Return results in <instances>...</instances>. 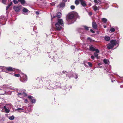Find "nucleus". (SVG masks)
<instances>
[{"label": "nucleus", "instance_id": "nucleus-35", "mask_svg": "<svg viewBox=\"0 0 123 123\" xmlns=\"http://www.w3.org/2000/svg\"><path fill=\"white\" fill-rule=\"evenodd\" d=\"M14 75L16 77H18L20 76V75L18 74H15Z\"/></svg>", "mask_w": 123, "mask_h": 123}, {"label": "nucleus", "instance_id": "nucleus-47", "mask_svg": "<svg viewBox=\"0 0 123 123\" xmlns=\"http://www.w3.org/2000/svg\"><path fill=\"white\" fill-rule=\"evenodd\" d=\"M55 17H56L55 16H54L53 17H52L51 20H52V19L55 18Z\"/></svg>", "mask_w": 123, "mask_h": 123}, {"label": "nucleus", "instance_id": "nucleus-13", "mask_svg": "<svg viewBox=\"0 0 123 123\" xmlns=\"http://www.w3.org/2000/svg\"><path fill=\"white\" fill-rule=\"evenodd\" d=\"M6 69L7 70L9 71H12L14 70V68L10 67H6Z\"/></svg>", "mask_w": 123, "mask_h": 123}, {"label": "nucleus", "instance_id": "nucleus-37", "mask_svg": "<svg viewBox=\"0 0 123 123\" xmlns=\"http://www.w3.org/2000/svg\"><path fill=\"white\" fill-rule=\"evenodd\" d=\"M4 18V17L3 16H1L0 17V19H3Z\"/></svg>", "mask_w": 123, "mask_h": 123}, {"label": "nucleus", "instance_id": "nucleus-20", "mask_svg": "<svg viewBox=\"0 0 123 123\" xmlns=\"http://www.w3.org/2000/svg\"><path fill=\"white\" fill-rule=\"evenodd\" d=\"M65 4L64 3L62 2L60 3L59 4V6L60 7H63L65 6Z\"/></svg>", "mask_w": 123, "mask_h": 123}, {"label": "nucleus", "instance_id": "nucleus-1", "mask_svg": "<svg viewBox=\"0 0 123 123\" xmlns=\"http://www.w3.org/2000/svg\"><path fill=\"white\" fill-rule=\"evenodd\" d=\"M55 25L56 29L58 30H60L62 28L61 26H63V21L62 19H58L57 22L55 24Z\"/></svg>", "mask_w": 123, "mask_h": 123}, {"label": "nucleus", "instance_id": "nucleus-25", "mask_svg": "<svg viewBox=\"0 0 123 123\" xmlns=\"http://www.w3.org/2000/svg\"><path fill=\"white\" fill-rule=\"evenodd\" d=\"M94 55L95 56L96 58L97 59H98V54L96 53H94Z\"/></svg>", "mask_w": 123, "mask_h": 123}, {"label": "nucleus", "instance_id": "nucleus-34", "mask_svg": "<svg viewBox=\"0 0 123 123\" xmlns=\"http://www.w3.org/2000/svg\"><path fill=\"white\" fill-rule=\"evenodd\" d=\"M6 0H2V3L4 4H6Z\"/></svg>", "mask_w": 123, "mask_h": 123}, {"label": "nucleus", "instance_id": "nucleus-2", "mask_svg": "<svg viewBox=\"0 0 123 123\" xmlns=\"http://www.w3.org/2000/svg\"><path fill=\"white\" fill-rule=\"evenodd\" d=\"M119 44V42H117L115 40H113L110 41V43L107 45V46L108 49H111L113 48L114 46L116 45L117 44V46H118Z\"/></svg>", "mask_w": 123, "mask_h": 123}, {"label": "nucleus", "instance_id": "nucleus-4", "mask_svg": "<svg viewBox=\"0 0 123 123\" xmlns=\"http://www.w3.org/2000/svg\"><path fill=\"white\" fill-rule=\"evenodd\" d=\"M21 76L20 80L21 81L25 82L27 80V76L23 73H21Z\"/></svg>", "mask_w": 123, "mask_h": 123}, {"label": "nucleus", "instance_id": "nucleus-38", "mask_svg": "<svg viewBox=\"0 0 123 123\" xmlns=\"http://www.w3.org/2000/svg\"><path fill=\"white\" fill-rule=\"evenodd\" d=\"M91 32L92 33H95L94 31H93L92 29H91L90 30Z\"/></svg>", "mask_w": 123, "mask_h": 123}, {"label": "nucleus", "instance_id": "nucleus-7", "mask_svg": "<svg viewBox=\"0 0 123 123\" xmlns=\"http://www.w3.org/2000/svg\"><path fill=\"white\" fill-rule=\"evenodd\" d=\"M74 16V14L73 13H71L69 14L68 15V18L70 19H72Z\"/></svg>", "mask_w": 123, "mask_h": 123}, {"label": "nucleus", "instance_id": "nucleus-15", "mask_svg": "<svg viewBox=\"0 0 123 123\" xmlns=\"http://www.w3.org/2000/svg\"><path fill=\"white\" fill-rule=\"evenodd\" d=\"M16 111H17L18 112H23L24 110L22 108H19L16 109Z\"/></svg>", "mask_w": 123, "mask_h": 123}, {"label": "nucleus", "instance_id": "nucleus-21", "mask_svg": "<svg viewBox=\"0 0 123 123\" xmlns=\"http://www.w3.org/2000/svg\"><path fill=\"white\" fill-rule=\"evenodd\" d=\"M103 62L105 64H107L109 63V61L108 60L105 59L104 60Z\"/></svg>", "mask_w": 123, "mask_h": 123}, {"label": "nucleus", "instance_id": "nucleus-32", "mask_svg": "<svg viewBox=\"0 0 123 123\" xmlns=\"http://www.w3.org/2000/svg\"><path fill=\"white\" fill-rule=\"evenodd\" d=\"M70 8L71 9L73 10L75 9V6L73 5H72L71 6Z\"/></svg>", "mask_w": 123, "mask_h": 123}, {"label": "nucleus", "instance_id": "nucleus-39", "mask_svg": "<svg viewBox=\"0 0 123 123\" xmlns=\"http://www.w3.org/2000/svg\"><path fill=\"white\" fill-rule=\"evenodd\" d=\"M18 96H20L22 95V93H18Z\"/></svg>", "mask_w": 123, "mask_h": 123}, {"label": "nucleus", "instance_id": "nucleus-49", "mask_svg": "<svg viewBox=\"0 0 123 123\" xmlns=\"http://www.w3.org/2000/svg\"><path fill=\"white\" fill-rule=\"evenodd\" d=\"M89 14L90 15H91L92 14V13L91 12H90L89 13Z\"/></svg>", "mask_w": 123, "mask_h": 123}, {"label": "nucleus", "instance_id": "nucleus-54", "mask_svg": "<svg viewBox=\"0 0 123 123\" xmlns=\"http://www.w3.org/2000/svg\"><path fill=\"white\" fill-rule=\"evenodd\" d=\"M10 4H11V5H12V2H11L10 3Z\"/></svg>", "mask_w": 123, "mask_h": 123}, {"label": "nucleus", "instance_id": "nucleus-30", "mask_svg": "<svg viewBox=\"0 0 123 123\" xmlns=\"http://www.w3.org/2000/svg\"><path fill=\"white\" fill-rule=\"evenodd\" d=\"M13 2L15 4H17L18 3V2L17 0H13Z\"/></svg>", "mask_w": 123, "mask_h": 123}, {"label": "nucleus", "instance_id": "nucleus-41", "mask_svg": "<svg viewBox=\"0 0 123 123\" xmlns=\"http://www.w3.org/2000/svg\"><path fill=\"white\" fill-rule=\"evenodd\" d=\"M26 96V94L25 93H22V96Z\"/></svg>", "mask_w": 123, "mask_h": 123}, {"label": "nucleus", "instance_id": "nucleus-45", "mask_svg": "<svg viewBox=\"0 0 123 123\" xmlns=\"http://www.w3.org/2000/svg\"><path fill=\"white\" fill-rule=\"evenodd\" d=\"M51 4L52 6H54L55 5V3L54 2H53L51 3Z\"/></svg>", "mask_w": 123, "mask_h": 123}, {"label": "nucleus", "instance_id": "nucleus-29", "mask_svg": "<svg viewBox=\"0 0 123 123\" xmlns=\"http://www.w3.org/2000/svg\"><path fill=\"white\" fill-rule=\"evenodd\" d=\"M28 111H31L32 110V109L31 108V107H28Z\"/></svg>", "mask_w": 123, "mask_h": 123}, {"label": "nucleus", "instance_id": "nucleus-10", "mask_svg": "<svg viewBox=\"0 0 123 123\" xmlns=\"http://www.w3.org/2000/svg\"><path fill=\"white\" fill-rule=\"evenodd\" d=\"M81 3L82 6L83 7H85L87 6L86 2L85 1L82 0H79Z\"/></svg>", "mask_w": 123, "mask_h": 123}, {"label": "nucleus", "instance_id": "nucleus-50", "mask_svg": "<svg viewBox=\"0 0 123 123\" xmlns=\"http://www.w3.org/2000/svg\"><path fill=\"white\" fill-rule=\"evenodd\" d=\"M87 39L88 40H90V38L89 37H88L87 38Z\"/></svg>", "mask_w": 123, "mask_h": 123}, {"label": "nucleus", "instance_id": "nucleus-46", "mask_svg": "<svg viewBox=\"0 0 123 123\" xmlns=\"http://www.w3.org/2000/svg\"><path fill=\"white\" fill-rule=\"evenodd\" d=\"M28 102L27 100V99H26L25 100V103H27Z\"/></svg>", "mask_w": 123, "mask_h": 123}, {"label": "nucleus", "instance_id": "nucleus-8", "mask_svg": "<svg viewBox=\"0 0 123 123\" xmlns=\"http://www.w3.org/2000/svg\"><path fill=\"white\" fill-rule=\"evenodd\" d=\"M23 13L25 15H27L29 10L25 8H23L22 9Z\"/></svg>", "mask_w": 123, "mask_h": 123}, {"label": "nucleus", "instance_id": "nucleus-14", "mask_svg": "<svg viewBox=\"0 0 123 123\" xmlns=\"http://www.w3.org/2000/svg\"><path fill=\"white\" fill-rule=\"evenodd\" d=\"M100 7V6H98V7H97L95 5L93 6V8L95 11L99 10Z\"/></svg>", "mask_w": 123, "mask_h": 123}, {"label": "nucleus", "instance_id": "nucleus-22", "mask_svg": "<svg viewBox=\"0 0 123 123\" xmlns=\"http://www.w3.org/2000/svg\"><path fill=\"white\" fill-rule=\"evenodd\" d=\"M62 14L60 12L57 13V17L58 18H60L61 17Z\"/></svg>", "mask_w": 123, "mask_h": 123}, {"label": "nucleus", "instance_id": "nucleus-40", "mask_svg": "<svg viewBox=\"0 0 123 123\" xmlns=\"http://www.w3.org/2000/svg\"><path fill=\"white\" fill-rule=\"evenodd\" d=\"M91 58L93 60H94L95 58V57L93 55L91 56Z\"/></svg>", "mask_w": 123, "mask_h": 123}, {"label": "nucleus", "instance_id": "nucleus-43", "mask_svg": "<svg viewBox=\"0 0 123 123\" xmlns=\"http://www.w3.org/2000/svg\"><path fill=\"white\" fill-rule=\"evenodd\" d=\"M36 13L37 15L39 14V12L38 11H37L36 12Z\"/></svg>", "mask_w": 123, "mask_h": 123}, {"label": "nucleus", "instance_id": "nucleus-16", "mask_svg": "<svg viewBox=\"0 0 123 123\" xmlns=\"http://www.w3.org/2000/svg\"><path fill=\"white\" fill-rule=\"evenodd\" d=\"M94 2L95 3V5H97L98 4H101V2L99 0H94Z\"/></svg>", "mask_w": 123, "mask_h": 123}, {"label": "nucleus", "instance_id": "nucleus-19", "mask_svg": "<svg viewBox=\"0 0 123 123\" xmlns=\"http://www.w3.org/2000/svg\"><path fill=\"white\" fill-rule=\"evenodd\" d=\"M18 0L22 4L24 5L26 3V2L25 0Z\"/></svg>", "mask_w": 123, "mask_h": 123}, {"label": "nucleus", "instance_id": "nucleus-31", "mask_svg": "<svg viewBox=\"0 0 123 123\" xmlns=\"http://www.w3.org/2000/svg\"><path fill=\"white\" fill-rule=\"evenodd\" d=\"M75 4L77 5L79 4V1L78 0H76L75 1Z\"/></svg>", "mask_w": 123, "mask_h": 123}, {"label": "nucleus", "instance_id": "nucleus-26", "mask_svg": "<svg viewBox=\"0 0 123 123\" xmlns=\"http://www.w3.org/2000/svg\"><path fill=\"white\" fill-rule=\"evenodd\" d=\"M111 31V32H114L115 31V29L113 28H111L110 30Z\"/></svg>", "mask_w": 123, "mask_h": 123}, {"label": "nucleus", "instance_id": "nucleus-11", "mask_svg": "<svg viewBox=\"0 0 123 123\" xmlns=\"http://www.w3.org/2000/svg\"><path fill=\"white\" fill-rule=\"evenodd\" d=\"M28 98L31 99V101L33 103H35L36 102V100L34 99L33 98V97L32 96H29Z\"/></svg>", "mask_w": 123, "mask_h": 123}, {"label": "nucleus", "instance_id": "nucleus-51", "mask_svg": "<svg viewBox=\"0 0 123 123\" xmlns=\"http://www.w3.org/2000/svg\"><path fill=\"white\" fill-rule=\"evenodd\" d=\"M67 0H63V1H64L65 2H66L67 1Z\"/></svg>", "mask_w": 123, "mask_h": 123}, {"label": "nucleus", "instance_id": "nucleus-42", "mask_svg": "<svg viewBox=\"0 0 123 123\" xmlns=\"http://www.w3.org/2000/svg\"><path fill=\"white\" fill-rule=\"evenodd\" d=\"M10 6H8V5L7 6H6V10H7L8 9V8H9Z\"/></svg>", "mask_w": 123, "mask_h": 123}, {"label": "nucleus", "instance_id": "nucleus-53", "mask_svg": "<svg viewBox=\"0 0 123 123\" xmlns=\"http://www.w3.org/2000/svg\"><path fill=\"white\" fill-rule=\"evenodd\" d=\"M104 28H105L106 27V26L105 25L104 26Z\"/></svg>", "mask_w": 123, "mask_h": 123}, {"label": "nucleus", "instance_id": "nucleus-17", "mask_svg": "<svg viewBox=\"0 0 123 123\" xmlns=\"http://www.w3.org/2000/svg\"><path fill=\"white\" fill-rule=\"evenodd\" d=\"M95 48L92 46H91L89 47V50L91 51H95Z\"/></svg>", "mask_w": 123, "mask_h": 123}, {"label": "nucleus", "instance_id": "nucleus-36", "mask_svg": "<svg viewBox=\"0 0 123 123\" xmlns=\"http://www.w3.org/2000/svg\"><path fill=\"white\" fill-rule=\"evenodd\" d=\"M8 89H11L12 90H15L16 89L14 88H13L12 87H9L8 88Z\"/></svg>", "mask_w": 123, "mask_h": 123}, {"label": "nucleus", "instance_id": "nucleus-5", "mask_svg": "<svg viewBox=\"0 0 123 123\" xmlns=\"http://www.w3.org/2000/svg\"><path fill=\"white\" fill-rule=\"evenodd\" d=\"M13 9L16 12H18L22 8V6L21 5L15 6H13Z\"/></svg>", "mask_w": 123, "mask_h": 123}, {"label": "nucleus", "instance_id": "nucleus-18", "mask_svg": "<svg viewBox=\"0 0 123 123\" xmlns=\"http://www.w3.org/2000/svg\"><path fill=\"white\" fill-rule=\"evenodd\" d=\"M104 39L106 41H109L110 39V37H109L105 36L104 37Z\"/></svg>", "mask_w": 123, "mask_h": 123}, {"label": "nucleus", "instance_id": "nucleus-28", "mask_svg": "<svg viewBox=\"0 0 123 123\" xmlns=\"http://www.w3.org/2000/svg\"><path fill=\"white\" fill-rule=\"evenodd\" d=\"M84 28V29L86 30H89V28H90L89 27H88L86 26H83Z\"/></svg>", "mask_w": 123, "mask_h": 123}, {"label": "nucleus", "instance_id": "nucleus-52", "mask_svg": "<svg viewBox=\"0 0 123 123\" xmlns=\"http://www.w3.org/2000/svg\"><path fill=\"white\" fill-rule=\"evenodd\" d=\"M8 5L10 7L11 5L10 4H8Z\"/></svg>", "mask_w": 123, "mask_h": 123}, {"label": "nucleus", "instance_id": "nucleus-23", "mask_svg": "<svg viewBox=\"0 0 123 123\" xmlns=\"http://www.w3.org/2000/svg\"><path fill=\"white\" fill-rule=\"evenodd\" d=\"M102 21L104 23H106L107 21V20L106 19L103 18L102 19Z\"/></svg>", "mask_w": 123, "mask_h": 123}, {"label": "nucleus", "instance_id": "nucleus-48", "mask_svg": "<svg viewBox=\"0 0 123 123\" xmlns=\"http://www.w3.org/2000/svg\"><path fill=\"white\" fill-rule=\"evenodd\" d=\"M83 29H81V30H80V32H81L82 33V31H83Z\"/></svg>", "mask_w": 123, "mask_h": 123}, {"label": "nucleus", "instance_id": "nucleus-24", "mask_svg": "<svg viewBox=\"0 0 123 123\" xmlns=\"http://www.w3.org/2000/svg\"><path fill=\"white\" fill-rule=\"evenodd\" d=\"M9 118L10 120H13L14 118V117L13 115H12L11 116L9 117Z\"/></svg>", "mask_w": 123, "mask_h": 123}, {"label": "nucleus", "instance_id": "nucleus-9", "mask_svg": "<svg viewBox=\"0 0 123 123\" xmlns=\"http://www.w3.org/2000/svg\"><path fill=\"white\" fill-rule=\"evenodd\" d=\"M49 85L51 87L48 88V89H53L56 88L55 87V85L54 84H53L52 82H51L49 84Z\"/></svg>", "mask_w": 123, "mask_h": 123}, {"label": "nucleus", "instance_id": "nucleus-44", "mask_svg": "<svg viewBox=\"0 0 123 123\" xmlns=\"http://www.w3.org/2000/svg\"><path fill=\"white\" fill-rule=\"evenodd\" d=\"M86 62H84V65L86 66H86H87V64H87L86 63Z\"/></svg>", "mask_w": 123, "mask_h": 123}, {"label": "nucleus", "instance_id": "nucleus-3", "mask_svg": "<svg viewBox=\"0 0 123 123\" xmlns=\"http://www.w3.org/2000/svg\"><path fill=\"white\" fill-rule=\"evenodd\" d=\"M7 105H6L3 103H1L0 104V109L1 110V111L2 112H5L7 113H8L10 112V110L7 108L6 106Z\"/></svg>", "mask_w": 123, "mask_h": 123}, {"label": "nucleus", "instance_id": "nucleus-12", "mask_svg": "<svg viewBox=\"0 0 123 123\" xmlns=\"http://www.w3.org/2000/svg\"><path fill=\"white\" fill-rule=\"evenodd\" d=\"M92 26L94 29H97V25L95 22H93L92 23Z\"/></svg>", "mask_w": 123, "mask_h": 123}, {"label": "nucleus", "instance_id": "nucleus-6", "mask_svg": "<svg viewBox=\"0 0 123 123\" xmlns=\"http://www.w3.org/2000/svg\"><path fill=\"white\" fill-rule=\"evenodd\" d=\"M62 73L63 74H65L67 76L68 75V77H75L76 79H77L78 78L77 75L75 74H74V75H72V76H71L70 74H69L66 71H63L62 72Z\"/></svg>", "mask_w": 123, "mask_h": 123}, {"label": "nucleus", "instance_id": "nucleus-33", "mask_svg": "<svg viewBox=\"0 0 123 123\" xmlns=\"http://www.w3.org/2000/svg\"><path fill=\"white\" fill-rule=\"evenodd\" d=\"M95 51L96 53H99V51L98 49H95Z\"/></svg>", "mask_w": 123, "mask_h": 123}, {"label": "nucleus", "instance_id": "nucleus-27", "mask_svg": "<svg viewBox=\"0 0 123 123\" xmlns=\"http://www.w3.org/2000/svg\"><path fill=\"white\" fill-rule=\"evenodd\" d=\"M86 63L87 64H88V65H89L90 67H91L92 66V63H91L90 62H86Z\"/></svg>", "mask_w": 123, "mask_h": 123}]
</instances>
